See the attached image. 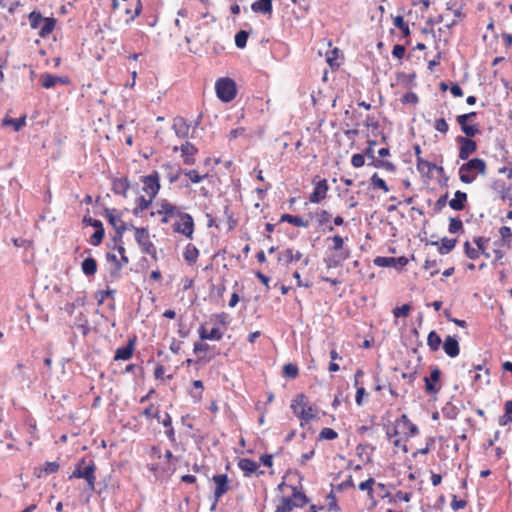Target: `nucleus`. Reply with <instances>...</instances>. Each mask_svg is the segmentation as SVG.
Wrapping results in <instances>:
<instances>
[{
  "label": "nucleus",
  "instance_id": "f257e3e1",
  "mask_svg": "<svg viewBox=\"0 0 512 512\" xmlns=\"http://www.w3.org/2000/svg\"><path fill=\"white\" fill-rule=\"evenodd\" d=\"M96 465L93 460H89L88 463H86V459L82 458L80 459L76 465L75 469L70 475L69 479L72 478H79L84 479L87 482L88 489L93 492L95 491V484H96Z\"/></svg>",
  "mask_w": 512,
  "mask_h": 512
},
{
  "label": "nucleus",
  "instance_id": "f03ea898",
  "mask_svg": "<svg viewBox=\"0 0 512 512\" xmlns=\"http://www.w3.org/2000/svg\"><path fill=\"white\" fill-rule=\"evenodd\" d=\"M486 174V162L480 158H473L462 164L459 168V178L463 183L470 184L476 179V173Z\"/></svg>",
  "mask_w": 512,
  "mask_h": 512
},
{
  "label": "nucleus",
  "instance_id": "7ed1b4c3",
  "mask_svg": "<svg viewBox=\"0 0 512 512\" xmlns=\"http://www.w3.org/2000/svg\"><path fill=\"white\" fill-rule=\"evenodd\" d=\"M215 90L217 97L223 102H230L236 96V84L230 78H220L216 81Z\"/></svg>",
  "mask_w": 512,
  "mask_h": 512
},
{
  "label": "nucleus",
  "instance_id": "20e7f679",
  "mask_svg": "<svg viewBox=\"0 0 512 512\" xmlns=\"http://www.w3.org/2000/svg\"><path fill=\"white\" fill-rule=\"evenodd\" d=\"M130 228L135 230V240L140 246L142 252L149 254L156 259V248L150 240L148 229L144 227H135L133 224L130 225Z\"/></svg>",
  "mask_w": 512,
  "mask_h": 512
},
{
  "label": "nucleus",
  "instance_id": "39448f33",
  "mask_svg": "<svg viewBox=\"0 0 512 512\" xmlns=\"http://www.w3.org/2000/svg\"><path fill=\"white\" fill-rule=\"evenodd\" d=\"M141 182L143 183V191L149 198L155 199L161 188L158 172L153 171L150 175L141 176Z\"/></svg>",
  "mask_w": 512,
  "mask_h": 512
},
{
  "label": "nucleus",
  "instance_id": "423d86ee",
  "mask_svg": "<svg viewBox=\"0 0 512 512\" xmlns=\"http://www.w3.org/2000/svg\"><path fill=\"white\" fill-rule=\"evenodd\" d=\"M178 216L181 219V223L175 222L173 224V231L192 239L194 232V220L192 216L188 213H178Z\"/></svg>",
  "mask_w": 512,
  "mask_h": 512
},
{
  "label": "nucleus",
  "instance_id": "0eeeda50",
  "mask_svg": "<svg viewBox=\"0 0 512 512\" xmlns=\"http://www.w3.org/2000/svg\"><path fill=\"white\" fill-rule=\"evenodd\" d=\"M456 141L460 145L459 158L461 160H467L469 156L477 150V144L471 138L458 136Z\"/></svg>",
  "mask_w": 512,
  "mask_h": 512
},
{
  "label": "nucleus",
  "instance_id": "6e6552de",
  "mask_svg": "<svg viewBox=\"0 0 512 512\" xmlns=\"http://www.w3.org/2000/svg\"><path fill=\"white\" fill-rule=\"evenodd\" d=\"M212 481L215 483L214 498L216 501L229 491L230 480L227 474H217L212 477Z\"/></svg>",
  "mask_w": 512,
  "mask_h": 512
},
{
  "label": "nucleus",
  "instance_id": "1a4fd4ad",
  "mask_svg": "<svg viewBox=\"0 0 512 512\" xmlns=\"http://www.w3.org/2000/svg\"><path fill=\"white\" fill-rule=\"evenodd\" d=\"M374 264L378 267H404L408 264L409 260L405 256L400 257H382L378 256L374 259Z\"/></svg>",
  "mask_w": 512,
  "mask_h": 512
},
{
  "label": "nucleus",
  "instance_id": "9d476101",
  "mask_svg": "<svg viewBox=\"0 0 512 512\" xmlns=\"http://www.w3.org/2000/svg\"><path fill=\"white\" fill-rule=\"evenodd\" d=\"M329 186L327 184L326 179H322L318 181L315 185L313 192L309 196V201L311 203H320L327 196Z\"/></svg>",
  "mask_w": 512,
  "mask_h": 512
},
{
  "label": "nucleus",
  "instance_id": "9b49d317",
  "mask_svg": "<svg viewBox=\"0 0 512 512\" xmlns=\"http://www.w3.org/2000/svg\"><path fill=\"white\" fill-rule=\"evenodd\" d=\"M238 467L244 472V476L249 477L253 473H257V475L264 474V471H258L259 465L252 459L242 458L238 462Z\"/></svg>",
  "mask_w": 512,
  "mask_h": 512
},
{
  "label": "nucleus",
  "instance_id": "f8f14e48",
  "mask_svg": "<svg viewBox=\"0 0 512 512\" xmlns=\"http://www.w3.org/2000/svg\"><path fill=\"white\" fill-rule=\"evenodd\" d=\"M191 125L183 117H175L173 120L172 128L175 131L177 137L185 139L189 135Z\"/></svg>",
  "mask_w": 512,
  "mask_h": 512
},
{
  "label": "nucleus",
  "instance_id": "ddd939ff",
  "mask_svg": "<svg viewBox=\"0 0 512 512\" xmlns=\"http://www.w3.org/2000/svg\"><path fill=\"white\" fill-rule=\"evenodd\" d=\"M135 343H136V337H133L128 340V342L125 346L119 347L115 351L114 360H116V361L117 360H129L133 355Z\"/></svg>",
  "mask_w": 512,
  "mask_h": 512
},
{
  "label": "nucleus",
  "instance_id": "4468645a",
  "mask_svg": "<svg viewBox=\"0 0 512 512\" xmlns=\"http://www.w3.org/2000/svg\"><path fill=\"white\" fill-rule=\"evenodd\" d=\"M443 349L445 353L451 358L458 356L460 353V347L456 337L451 335L446 336L443 342Z\"/></svg>",
  "mask_w": 512,
  "mask_h": 512
},
{
  "label": "nucleus",
  "instance_id": "2eb2a0df",
  "mask_svg": "<svg viewBox=\"0 0 512 512\" xmlns=\"http://www.w3.org/2000/svg\"><path fill=\"white\" fill-rule=\"evenodd\" d=\"M441 376V371L438 367L431 370L430 377H424L425 390L428 394L437 393L438 388L433 382H438Z\"/></svg>",
  "mask_w": 512,
  "mask_h": 512
},
{
  "label": "nucleus",
  "instance_id": "dca6fc26",
  "mask_svg": "<svg viewBox=\"0 0 512 512\" xmlns=\"http://www.w3.org/2000/svg\"><path fill=\"white\" fill-rule=\"evenodd\" d=\"M493 189L499 194L501 200L512 201V186L506 185L502 180H497L493 184Z\"/></svg>",
  "mask_w": 512,
  "mask_h": 512
},
{
  "label": "nucleus",
  "instance_id": "f3484780",
  "mask_svg": "<svg viewBox=\"0 0 512 512\" xmlns=\"http://www.w3.org/2000/svg\"><path fill=\"white\" fill-rule=\"evenodd\" d=\"M396 422L398 427L407 428V431H402L407 438L414 437L419 432L418 427L409 420L406 414H403Z\"/></svg>",
  "mask_w": 512,
  "mask_h": 512
},
{
  "label": "nucleus",
  "instance_id": "a211bd4d",
  "mask_svg": "<svg viewBox=\"0 0 512 512\" xmlns=\"http://www.w3.org/2000/svg\"><path fill=\"white\" fill-rule=\"evenodd\" d=\"M161 167L165 171L166 177L170 183H175L179 179L180 174L183 172V169L179 165H174L170 162L162 164Z\"/></svg>",
  "mask_w": 512,
  "mask_h": 512
},
{
  "label": "nucleus",
  "instance_id": "6ab92c4d",
  "mask_svg": "<svg viewBox=\"0 0 512 512\" xmlns=\"http://www.w3.org/2000/svg\"><path fill=\"white\" fill-rule=\"evenodd\" d=\"M178 213H181L178 211L176 206L171 204L168 200L162 199L160 202V209L157 212H151L150 216H155V214L159 215H166L169 217H174L175 215H178Z\"/></svg>",
  "mask_w": 512,
  "mask_h": 512
},
{
  "label": "nucleus",
  "instance_id": "aec40b11",
  "mask_svg": "<svg viewBox=\"0 0 512 512\" xmlns=\"http://www.w3.org/2000/svg\"><path fill=\"white\" fill-rule=\"evenodd\" d=\"M57 83L67 84L68 79L65 77L55 76L49 73L41 76V85L46 89L53 88Z\"/></svg>",
  "mask_w": 512,
  "mask_h": 512
},
{
  "label": "nucleus",
  "instance_id": "412c9836",
  "mask_svg": "<svg viewBox=\"0 0 512 512\" xmlns=\"http://www.w3.org/2000/svg\"><path fill=\"white\" fill-rule=\"evenodd\" d=\"M130 188V183L127 178H116L112 182V191L115 194L127 197V191Z\"/></svg>",
  "mask_w": 512,
  "mask_h": 512
},
{
  "label": "nucleus",
  "instance_id": "4be33fe9",
  "mask_svg": "<svg viewBox=\"0 0 512 512\" xmlns=\"http://www.w3.org/2000/svg\"><path fill=\"white\" fill-rule=\"evenodd\" d=\"M467 202V194L460 190L455 192L454 198L449 201V206L456 211H461L465 208Z\"/></svg>",
  "mask_w": 512,
  "mask_h": 512
},
{
  "label": "nucleus",
  "instance_id": "5701e85b",
  "mask_svg": "<svg viewBox=\"0 0 512 512\" xmlns=\"http://www.w3.org/2000/svg\"><path fill=\"white\" fill-rule=\"evenodd\" d=\"M273 0H257L251 5V10L255 13L271 14Z\"/></svg>",
  "mask_w": 512,
  "mask_h": 512
},
{
  "label": "nucleus",
  "instance_id": "b1692460",
  "mask_svg": "<svg viewBox=\"0 0 512 512\" xmlns=\"http://www.w3.org/2000/svg\"><path fill=\"white\" fill-rule=\"evenodd\" d=\"M199 337L201 340H221L223 337V333L216 327L212 328L210 332H208L203 325L199 328Z\"/></svg>",
  "mask_w": 512,
  "mask_h": 512
},
{
  "label": "nucleus",
  "instance_id": "393cba45",
  "mask_svg": "<svg viewBox=\"0 0 512 512\" xmlns=\"http://www.w3.org/2000/svg\"><path fill=\"white\" fill-rule=\"evenodd\" d=\"M59 463L56 461L49 462L47 461L43 468H35L34 475L38 478H41L43 474H53L59 470Z\"/></svg>",
  "mask_w": 512,
  "mask_h": 512
},
{
  "label": "nucleus",
  "instance_id": "a878e982",
  "mask_svg": "<svg viewBox=\"0 0 512 512\" xmlns=\"http://www.w3.org/2000/svg\"><path fill=\"white\" fill-rule=\"evenodd\" d=\"M302 257L303 254L300 251L293 252L291 248H288L279 255L278 261L284 260L286 264H290L293 261L301 260Z\"/></svg>",
  "mask_w": 512,
  "mask_h": 512
},
{
  "label": "nucleus",
  "instance_id": "bb28decb",
  "mask_svg": "<svg viewBox=\"0 0 512 512\" xmlns=\"http://www.w3.org/2000/svg\"><path fill=\"white\" fill-rule=\"evenodd\" d=\"M280 222H287L297 227L307 228L309 226L308 221H305L302 217L291 215V214H283L280 218Z\"/></svg>",
  "mask_w": 512,
  "mask_h": 512
},
{
  "label": "nucleus",
  "instance_id": "cd10ccee",
  "mask_svg": "<svg viewBox=\"0 0 512 512\" xmlns=\"http://www.w3.org/2000/svg\"><path fill=\"white\" fill-rule=\"evenodd\" d=\"M198 256H199V250L194 245L188 244L185 247L183 257L189 265L195 264Z\"/></svg>",
  "mask_w": 512,
  "mask_h": 512
},
{
  "label": "nucleus",
  "instance_id": "c85d7f7f",
  "mask_svg": "<svg viewBox=\"0 0 512 512\" xmlns=\"http://www.w3.org/2000/svg\"><path fill=\"white\" fill-rule=\"evenodd\" d=\"M81 268L86 276H92L97 271V262L93 257H87L83 260Z\"/></svg>",
  "mask_w": 512,
  "mask_h": 512
},
{
  "label": "nucleus",
  "instance_id": "c756f323",
  "mask_svg": "<svg viewBox=\"0 0 512 512\" xmlns=\"http://www.w3.org/2000/svg\"><path fill=\"white\" fill-rule=\"evenodd\" d=\"M307 405V397L304 394H298L295 399L292 400L291 409L294 414L299 418L300 410L305 408Z\"/></svg>",
  "mask_w": 512,
  "mask_h": 512
},
{
  "label": "nucleus",
  "instance_id": "7c9ffc66",
  "mask_svg": "<svg viewBox=\"0 0 512 512\" xmlns=\"http://www.w3.org/2000/svg\"><path fill=\"white\" fill-rule=\"evenodd\" d=\"M2 124L4 126H13L14 131H19L26 125V116L23 115L16 119L6 117L3 119Z\"/></svg>",
  "mask_w": 512,
  "mask_h": 512
},
{
  "label": "nucleus",
  "instance_id": "2f4dec72",
  "mask_svg": "<svg viewBox=\"0 0 512 512\" xmlns=\"http://www.w3.org/2000/svg\"><path fill=\"white\" fill-rule=\"evenodd\" d=\"M296 506V501L292 497H282L280 504L276 506L275 512H291Z\"/></svg>",
  "mask_w": 512,
  "mask_h": 512
},
{
  "label": "nucleus",
  "instance_id": "473e14b6",
  "mask_svg": "<svg viewBox=\"0 0 512 512\" xmlns=\"http://www.w3.org/2000/svg\"><path fill=\"white\" fill-rule=\"evenodd\" d=\"M457 244V239H449L447 237H444L441 239V244L440 246L438 247V252L441 254V255H446L448 253H450L456 246Z\"/></svg>",
  "mask_w": 512,
  "mask_h": 512
},
{
  "label": "nucleus",
  "instance_id": "72a5a7b5",
  "mask_svg": "<svg viewBox=\"0 0 512 512\" xmlns=\"http://www.w3.org/2000/svg\"><path fill=\"white\" fill-rule=\"evenodd\" d=\"M154 199H146L144 196H140L136 199V206L133 209V214L135 216H140V214L147 209L153 202Z\"/></svg>",
  "mask_w": 512,
  "mask_h": 512
},
{
  "label": "nucleus",
  "instance_id": "f704fd0d",
  "mask_svg": "<svg viewBox=\"0 0 512 512\" xmlns=\"http://www.w3.org/2000/svg\"><path fill=\"white\" fill-rule=\"evenodd\" d=\"M317 408L313 406L306 405L305 408L300 410L299 418L304 422H309L311 420L317 419Z\"/></svg>",
  "mask_w": 512,
  "mask_h": 512
},
{
  "label": "nucleus",
  "instance_id": "c9c22d12",
  "mask_svg": "<svg viewBox=\"0 0 512 512\" xmlns=\"http://www.w3.org/2000/svg\"><path fill=\"white\" fill-rule=\"evenodd\" d=\"M441 343H442L441 337L435 331L429 332V334L427 336V345L431 351H433V352L438 351Z\"/></svg>",
  "mask_w": 512,
  "mask_h": 512
},
{
  "label": "nucleus",
  "instance_id": "e433bc0d",
  "mask_svg": "<svg viewBox=\"0 0 512 512\" xmlns=\"http://www.w3.org/2000/svg\"><path fill=\"white\" fill-rule=\"evenodd\" d=\"M42 22L43 25L39 30V35L41 37H46L54 30L56 21L54 18H44Z\"/></svg>",
  "mask_w": 512,
  "mask_h": 512
},
{
  "label": "nucleus",
  "instance_id": "4c0bfd02",
  "mask_svg": "<svg viewBox=\"0 0 512 512\" xmlns=\"http://www.w3.org/2000/svg\"><path fill=\"white\" fill-rule=\"evenodd\" d=\"M114 211H115V209L106 208L105 209V217H106L107 221L109 222V224L114 228V230H117V227H119V224L125 223V222L121 220L120 215L113 214Z\"/></svg>",
  "mask_w": 512,
  "mask_h": 512
},
{
  "label": "nucleus",
  "instance_id": "58836bf2",
  "mask_svg": "<svg viewBox=\"0 0 512 512\" xmlns=\"http://www.w3.org/2000/svg\"><path fill=\"white\" fill-rule=\"evenodd\" d=\"M292 499L296 501V506L300 508L309 502V498L303 492L298 491L297 487H292Z\"/></svg>",
  "mask_w": 512,
  "mask_h": 512
},
{
  "label": "nucleus",
  "instance_id": "ea45409f",
  "mask_svg": "<svg viewBox=\"0 0 512 512\" xmlns=\"http://www.w3.org/2000/svg\"><path fill=\"white\" fill-rule=\"evenodd\" d=\"M499 234L501 237V242L503 245L507 246L508 248L511 247L512 243V231L511 228L508 226H502L499 229Z\"/></svg>",
  "mask_w": 512,
  "mask_h": 512
},
{
  "label": "nucleus",
  "instance_id": "a19ab883",
  "mask_svg": "<svg viewBox=\"0 0 512 512\" xmlns=\"http://www.w3.org/2000/svg\"><path fill=\"white\" fill-rule=\"evenodd\" d=\"M371 186L383 190L385 193L389 191V187L385 180L380 178L377 173H374L370 178Z\"/></svg>",
  "mask_w": 512,
  "mask_h": 512
},
{
  "label": "nucleus",
  "instance_id": "79ce46f5",
  "mask_svg": "<svg viewBox=\"0 0 512 512\" xmlns=\"http://www.w3.org/2000/svg\"><path fill=\"white\" fill-rule=\"evenodd\" d=\"M393 24L395 27H397L398 29H400L403 32V35L405 37L410 35L409 25H408V23L405 22L403 16L398 15V16L394 17Z\"/></svg>",
  "mask_w": 512,
  "mask_h": 512
},
{
  "label": "nucleus",
  "instance_id": "37998d69",
  "mask_svg": "<svg viewBox=\"0 0 512 512\" xmlns=\"http://www.w3.org/2000/svg\"><path fill=\"white\" fill-rule=\"evenodd\" d=\"M128 229V226L126 223H121L119 224V227H117V230H115V233L112 237V241L114 243V246L115 248L117 247V245L119 244H123L122 243V238H123V235L125 233V231Z\"/></svg>",
  "mask_w": 512,
  "mask_h": 512
},
{
  "label": "nucleus",
  "instance_id": "c03bdc74",
  "mask_svg": "<svg viewBox=\"0 0 512 512\" xmlns=\"http://www.w3.org/2000/svg\"><path fill=\"white\" fill-rule=\"evenodd\" d=\"M106 259L108 262L113 263L115 266V269H114V271L111 272V275L117 276L120 273V271L122 270V263H121L120 259H118L115 254L110 253V252H108L106 254Z\"/></svg>",
  "mask_w": 512,
  "mask_h": 512
},
{
  "label": "nucleus",
  "instance_id": "a18cd8bd",
  "mask_svg": "<svg viewBox=\"0 0 512 512\" xmlns=\"http://www.w3.org/2000/svg\"><path fill=\"white\" fill-rule=\"evenodd\" d=\"M448 231L451 233V234H455V233H458V232H463V223H462V220L458 217H455V218H450L449 219V227H448Z\"/></svg>",
  "mask_w": 512,
  "mask_h": 512
},
{
  "label": "nucleus",
  "instance_id": "49530a36",
  "mask_svg": "<svg viewBox=\"0 0 512 512\" xmlns=\"http://www.w3.org/2000/svg\"><path fill=\"white\" fill-rule=\"evenodd\" d=\"M115 294L116 290L110 289L109 287L107 288V290L97 291L95 297L97 299L98 305H102L104 300L108 297L114 298Z\"/></svg>",
  "mask_w": 512,
  "mask_h": 512
},
{
  "label": "nucleus",
  "instance_id": "de8ad7c7",
  "mask_svg": "<svg viewBox=\"0 0 512 512\" xmlns=\"http://www.w3.org/2000/svg\"><path fill=\"white\" fill-rule=\"evenodd\" d=\"M248 37H249V33L247 31H245V30L238 31L235 35V45L240 49L245 48L246 44H247Z\"/></svg>",
  "mask_w": 512,
  "mask_h": 512
},
{
  "label": "nucleus",
  "instance_id": "09e8293b",
  "mask_svg": "<svg viewBox=\"0 0 512 512\" xmlns=\"http://www.w3.org/2000/svg\"><path fill=\"white\" fill-rule=\"evenodd\" d=\"M283 374L287 378L294 379L298 376L299 369H298L297 365H295L293 363H287L283 367Z\"/></svg>",
  "mask_w": 512,
  "mask_h": 512
},
{
  "label": "nucleus",
  "instance_id": "8fccbe9b",
  "mask_svg": "<svg viewBox=\"0 0 512 512\" xmlns=\"http://www.w3.org/2000/svg\"><path fill=\"white\" fill-rule=\"evenodd\" d=\"M104 236H105V230H104V227L101 226L100 228L95 229V232L91 235L89 241L93 246H98L101 244Z\"/></svg>",
  "mask_w": 512,
  "mask_h": 512
},
{
  "label": "nucleus",
  "instance_id": "3c124183",
  "mask_svg": "<svg viewBox=\"0 0 512 512\" xmlns=\"http://www.w3.org/2000/svg\"><path fill=\"white\" fill-rule=\"evenodd\" d=\"M461 131L465 134L464 137H467V138H472L480 132L477 124H469V123H467L466 125H463V128H461Z\"/></svg>",
  "mask_w": 512,
  "mask_h": 512
},
{
  "label": "nucleus",
  "instance_id": "603ef678",
  "mask_svg": "<svg viewBox=\"0 0 512 512\" xmlns=\"http://www.w3.org/2000/svg\"><path fill=\"white\" fill-rule=\"evenodd\" d=\"M43 20H44V18L42 17L40 12L32 11L29 14L30 26L33 29H37L39 27V25L42 23Z\"/></svg>",
  "mask_w": 512,
  "mask_h": 512
},
{
  "label": "nucleus",
  "instance_id": "864d4df0",
  "mask_svg": "<svg viewBox=\"0 0 512 512\" xmlns=\"http://www.w3.org/2000/svg\"><path fill=\"white\" fill-rule=\"evenodd\" d=\"M180 151L182 156H194L197 153V148L190 142L186 141L181 145Z\"/></svg>",
  "mask_w": 512,
  "mask_h": 512
},
{
  "label": "nucleus",
  "instance_id": "5fc2aeb1",
  "mask_svg": "<svg viewBox=\"0 0 512 512\" xmlns=\"http://www.w3.org/2000/svg\"><path fill=\"white\" fill-rule=\"evenodd\" d=\"M338 436L337 432L331 428H323L321 432L319 433L318 439L319 440H333L336 439Z\"/></svg>",
  "mask_w": 512,
  "mask_h": 512
},
{
  "label": "nucleus",
  "instance_id": "6e6d98bb",
  "mask_svg": "<svg viewBox=\"0 0 512 512\" xmlns=\"http://www.w3.org/2000/svg\"><path fill=\"white\" fill-rule=\"evenodd\" d=\"M182 173L189 177L190 181L195 184L201 182L206 177V175H199V173L195 169L183 170Z\"/></svg>",
  "mask_w": 512,
  "mask_h": 512
},
{
  "label": "nucleus",
  "instance_id": "4d7b16f0",
  "mask_svg": "<svg viewBox=\"0 0 512 512\" xmlns=\"http://www.w3.org/2000/svg\"><path fill=\"white\" fill-rule=\"evenodd\" d=\"M375 484V480L373 478H369L366 481H363L359 484V489L361 491H367L369 497L373 498V485Z\"/></svg>",
  "mask_w": 512,
  "mask_h": 512
},
{
  "label": "nucleus",
  "instance_id": "13d9d810",
  "mask_svg": "<svg viewBox=\"0 0 512 512\" xmlns=\"http://www.w3.org/2000/svg\"><path fill=\"white\" fill-rule=\"evenodd\" d=\"M411 310V306L409 304H403L400 307H396L393 310V315L395 318L407 317Z\"/></svg>",
  "mask_w": 512,
  "mask_h": 512
},
{
  "label": "nucleus",
  "instance_id": "bf43d9fd",
  "mask_svg": "<svg viewBox=\"0 0 512 512\" xmlns=\"http://www.w3.org/2000/svg\"><path fill=\"white\" fill-rule=\"evenodd\" d=\"M433 163L424 160L422 157H418L416 161L417 169L420 173H424L425 169H427V173H431V166Z\"/></svg>",
  "mask_w": 512,
  "mask_h": 512
},
{
  "label": "nucleus",
  "instance_id": "052dcab7",
  "mask_svg": "<svg viewBox=\"0 0 512 512\" xmlns=\"http://www.w3.org/2000/svg\"><path fill=\"white\" fill-rule=\"evenodd\" d=\"M464 252L466 256L471 260H476L479 257V250L471 247L468 241L464 243Z\"/></svg>",
  "mask_w": 512,
  "mask_h": 512
},
{
  "label": "nucleus",
  "instance_id": "680f3d73",
  "mask_svg": "<svg viewBox=\"0 0 512 512\" xmlns=\"http://www.w3.org/2000/svg\"><path fill=\"white\" fill-rule=\"evenodd\" d=\"M226 291V287L224 282H221L217 285H212L210 295L215 297H222L224 292Z\"/></svg>",
  "mask_w": 512,
  "mask_h": 512
},
{
  "label": "nucleus",
  "instance_id": "e2e57ef3",
  "mask_svg": "<svg viewBox=\"0 0 512 512\" xmlns=\"http://www.w3.org/2000/svg\"><path fill=\"white\" fill-rule=\"evenodd\" d=\"M442 413L446 418L455 419L458 414V411L454 406L448 403L446 407L442 409Z\"/></svg>",
  "mask_w": 512,
  "mask_h": 512
},
{
  "label": "nucleus",
  "instance_id": "0e129e2a",
  "mask_svg": "<svg viewBox=\"0 0 512 512\" xmlns=\"http://www.w3.org/2000/svg\"><path fill=\"white\" fill-rule=\"evenodd\" d=\"M424 268L426 270H431L430 276L433 277L439 273V270L437 268V261L436 260H426L424 264Z\"/></svg>",
  "mask_w": 512,
  "mask_h": 512
},
{
  "label": "nucleus",
  "instance_id": "69168bd1",
  "mask_svg": "<svg viewBox=\"0 0 512 512\" xmlns=\"http://www.w3.org/2000/svg\"><path fill=\"white\" fill-rule=\"evenodd\" d=\"M489 241V238H484V237H474L473 239V242L476 244L477 246V250H479V254L480 253H484V250H486V243Z\"/></svg>",
  "mask_w": 512,
  "mask_h": 512
},
{
  "label": "nucleus",
  "instance_id": "338daca9",
  "mask_svg": "<svg viewBox=\"0 0 512 512\" xmlns=\"http://www.w3.org/2000/svg\"><path fill=\"white\" fill-rule=\"evenodd\" d=\"M364 163H365V158H364L363 154L356 153L351 158V164L355 168L362 167L364 165Z\"/></svg>",
  "mask_w": 512,
  "mask_h": 512
},
{
  "label": "nucleus",
  "instance_id": "774afa93",
  "mask_svg": "<svg viewBox=\"0 0 512 512\" xmlns=\"http://www.w3.org/2000/svg\"><path fill=\"white\" fill-rule=\"evenodd\" d=\"M434 128L441 133H447L449 126L444 118H440L435 121Z\"/></svg>",
  "mask_w": 512,
  "mask_h": 512
}]
</instances>
